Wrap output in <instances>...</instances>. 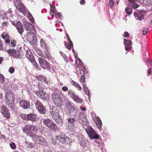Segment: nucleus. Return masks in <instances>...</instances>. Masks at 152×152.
Returning <instances> with one entry per match:
<instances>
[{
	"mask_svg": "<svg viewBox=\"0 0 152 152\" xmlns=\"http://www.w3.org/2000/svg\"><path fill=\"white\" fill-rule=\"evenodd\" d=\"M36 32H27V35L26 36V37L27 38V39L28 41H30L31 40V36H30V35H31L32 34V35L34 36V37H36V34H35Z\"/></svg>",
	"mask_w": 152,
	"mask_h": 152,
	"instance_id": "nucleus-33",
	"label": "nucleus"
},
{
	"mask_svg": "<svg viewBox=\"0 0 152 152\" xmlns=\"http://www.w3.org/2000/svg\"><path fill=\"white\" fill-rule=\"evenodd\" d=\"M20 106L24 109H28L30 107V103L29 101L22 100L20 102Z\"/></svg>",
	"mask_w": 152,
	"mask_h": 152,
	"instance_id": "nucleus-21",
	"label": "nucleus"
},
{
	"mask_svg": "<svg viewBox=\"0 0 152 152\" xmlns=\"http://www.w3.org/2000/svg\"><path fill=\"white\" fill-rule=\"evenodd\" d=\"M80 120L81 121V123L83 125V128L84 126H87V125L88 124V122L86 117L82 118Z\"/></svg>",
	"mask_w": 152,
	"mask_h": 152,
	"instance_id": "nucleus-39",
	"label": "nucleus"
},
{
	"mask_svg": "<svg viewBox=\"0 0 152 152\" xmlns=\"http://www.w3.org/2000/svg\"><path fill=\"white\" fill-rule=\"evenodd\" d=\"M36 78L38 80L42 82H44L48 85L50 83V81L46 80L47 78L42 75H37L36 76Z\"/></svg>",
	"mask_w": 152,
	"mask_h": 152,
	"instance_id": "nucleus-27",
	"label": "nucleus"
},
{
	"mask_svg": "<svg viewBox=\"0 0 152 152\" xmlns=\"http://www.w3.org/2000/svg\"><path fill=\"white\" fill-rule=\"evenodd\" d=\"M43 123L45 125L52 130L56 131L58 129L56 125L50 119H44L43 120Z\"/></svg>",
	"mask_w": 152,
	"mask_h": 152,
	"instance_id": "nucleus-8",
	"label": "nucleus"
},
{
	"mask_svg": "<svg viewBox=\"0 0 152 152\" xmlns=\"http://www.w3.org/2000/svg\"><path fill=\"white\" fill-rule=\"evenodd\" d=\"M148 31V28H144L143 29L142 32L143 34H146Z\"/></svg>",
	"mask_w": 152,
	"mask_h": 152,
	"instance_id": "nucleus-56",
	"label": "nucleus"
},
{
	"mask_svg": "<svg viewBox=\"0 0 152 152\" xmlns=\"http://www.w3.org/2000/svg\"><path fill=\"white\" fill-rule=\"evenodd\" d=\"M35 93L38 96L44 100H48L49 98V95L44 91H35Z\"/></svg>",
	"mask_w": 152,
	"mask_h": 152,
	"instance_id": "nucleus-13",
	"label": "nucleus"
},
{
	"mask_svg": "<svg viewBox=\"0 0 152 152\" xmlns=\"http://www.w3.org/2000/svg\"><path fill=\"white\" fill-rule=\"evenodd\" d=\"M14 4L16 8L20 12H22L25 14L27 12H28L23 4L20 0H14Z\"/></svg>",
	"mask_w": 152,
	"mask_h": 152,
	"instance_id": "nucleus-7",
	"label": "nucleus"
},
{
	"mask_svg": "<svg viewBox=\"0 0 152 152\" xmlns=\"http://www.w3.org/2000/svg\"><path fill=\"white\" fill-rule=\"evenodd\" d=\"M2 37L4 39H6V38H8V36L6 34H3L2 35Z\"/></svg>",
	"mask_w": 152,
	"mask_h": 152,
	"instance_id": "nucleus-63",
	"label": "nucleus"
},
{
	"mask_svg": "<svg viewBox=\"0 0 152 152\" xmlns=\"http://www.w3.org/2000/svg\"><path fill=\"white\" fill-rule=\"evenodd\" d=\"M20 117L24 120L31 121H35L37 119L36 114L34 113H29L28 114H22Z\"/></svg>",
	"mask_w": 152,
	"mask_h": 152,
	"instance_id": "nucleus-9",
	"label": "nucleus"
},
{
	"mask_svg": "<svg viewBox=\"0 0 152 152\" xmlns=\"http://www.w3.org/2000/svg\"><path fill=\"white\" fill-rule=\"evenodd\" d=\"M152 72V67L149 69H148V70L147 72V75L148 76H149L150 75H151V72Z\"/></svg>",
	"mask_w": 152,
	"mask_h": 152,
	"instance_id": "nucleus-57",
	"label": "nucleus"
},
{
	"mask_svg": "<svg viewBox=\"0 0 152 152\" xmlns=\"http://www.w3.org/2000/svg\"><path fill=\"white\" fill-rule=\"evenodd\" d=\"M26 56L27 58H28L30 61L32 63L33 65L36 67V63L34 60V56L32 54L30 50L28 49L26 51Z\"/></svg>",
	"mask_w": 152,
	"mask_h": 152,
	"instance_id": "nucleus-15",
	"label": "nucleus"
},
{
	"mask_svg": "<svg viewBox=\"0 0 152 152\" xmlns=\"http://www.w3.org/2000/svg\"><path fill=\"white\" fill-rule=\"evenodd\" d=\"M36 109L41 114H45L46 113V108L39 100H37L35 102Z\"/></svg>",
	"mask_w": 152,
	"mask_h": 152,
	"instance_id": "nucleus-12",
	"label": "nucleus"
},
{
	"mask_svg": "<svg viewBox=\"0 0 152 152\" xmlns=\"http://www.w3.org/2000/svg\"><path fill=\"white\" fill-rule=\"evenodd\" d=\"M44 58L47 59H50L51 58V56L49 53L47 51L46 53Z\"/></svg>",
	"mask_w": 152,
	"mask_h": 152,
	"instance_id": "nucleus-51",
	"label": "nucleus"
},
{
	"mask_svg": "<svg viewBox=\"0 0 152 152\" xmlns=\"http://www.w3.org/2000/svg\"><path fill=\"white\" fill-rule=\"evenodd\" d=\"M127 0L129 2V6L131 7H132V8H133L134 9H135L138 7L139 5L135 2L136 0Z\"/></svg>",
	"mask_w": 152,
	"mask_h": 152,
	"instance_id": "nucleus-30",
	"label": "nucleus"
},
{
	"mask_svg": "<svg viewBox=\"0 0 152 152\" xmlns=\"http://www.w3.org/2000/svg\"><path fill=\"white\" fill-rule=\"evenodd\" d=\"M61 24L62 26H63V24L61 22H59L58 21H56L55 24V26L56 27H58V25H60Z\"/></svg>",
	"mask_w": 152,
	"mask_h": 152,
	"instance_id": "nucleus-58",
	"label": "nucleus"
},
{
	"mask_svg": "<svg viewBox=\"0 0 152 152\" xmlns=\"http://www.w3.org/2000/svg\"><path fill=\"white\" fill-rule=\"evenodd\" d=\"M25 28L27 31H30L36 32L35 27L29 22H26L25 24Z\"/></svg>",
	"mask_w": 152,
	"mask_h": 152,
	"instance_id": "nucleus-23",
	"label": "nucleus"
},
{
	"mask_svg": "<svg viewBox=\"0 0 152 152\" xmlns=\"http://www.w3.org/2000/svg\"><path fill=\"white\" fill-rule=\"evenodd\" d=\"M129 7L132 8L129 5V7H127L125 8V11L126 13L128 14L129 15H131L133 12V11L132 9L130 8H129Z\"/></svg>",
	"mask_w": 152,
	"mask_h": 152,
	"instance_id": "nucleus-41",
	"label": "nucleus"
},
{
	"mask_svg": "<svg viewBox=\"0 0 152 152\" xmlns=\"http://www.w3.org/2000/svg\"><path fill=\"white\" fill-rule=\"evenodd\" d=\"M25 143L26 144V146L27 148H32L34 147V145L31 142H26Z\"/></svg>",
	"mask_w": 152,
	"mask_h": 152,
	"instance_id": "nucleus-44",
	"label": "nucleus"
},
{
	"mask_svg": "<svg viewBox=\"0 0 152 152\" xmlns=\"http://www.w3.org/2000/svg\"><path fill=\"white\" fill-rule=\"evenodd\" d=\"M5 98L7 102H14L15 98L14 95L10 91L7 92L5 95Z\"/></svg>",
	"mask_w": 152,
	"mask_h": 152,
	"instance_id": "nucleus-25",
	"label": "nucleus"
},
{
	"mask_svg": "<svg viewBox=\"0 0 152 152\" xmlns=\"http://www.w3.org/2000/svg\"><path fill=\"white\" fill-rule=\"evenodd\" d=\"M56 139L63 144H69L71 142L69 138L65 135L64 134L56 136Z\"/></svg>",
	"mask_w": 152,
	"mask_h": 152,
	"instance_id": "nucleus-10",
	"label": "nucleus"
},
{
	"mask_svg": "<svg viewBox=\"0 0 152 152\" xmlns=\"http://www.w3.org/2000/svg\"><path fill=\"white\" fill-rule=\"evenodd\" d=\"M91 114L92 118L93 120L95 119V118H96L97 116H96V114L94 113H92Z\"/></svg>",
	"mask_w": 152,
	"mask_h": 152,
	"instance_id": "nucleus-62",
	"label": "nucleus"
},
{
	"mask_svg": "<svg viewBox=\"0 0 152 152\" xmlns=\"http://www.w3.org/2000/svg\"><path fill=\"white\" fill-rule=\"evenodd\" d=\"M60 53L65 61L67 62H68L66 56L63 52L60 51Z\"/></svg>",
	"mask_w": 152,
	"mask_h": 152,
	"instance_id": "nucleus-45",
	"label": "nucleus"
},
{
	"mask_svg": "<svg viewBox=\"0 0 152 152\" xmlns=\"http://www.w3.org/2000/svg\"><path fill=\"white\" fill-rule=\"evenodd\" d=\"M40 44L42 47L46 49L47 50H48V47L46 43L44 40L43 39H41L40 41Z\"/></svg>",
	"mask_w": 152,
	"mask_h": 152,
	"instance_id": "nucleus-40",
	"label": "nucleus"
},
{
	"mask_svg": "<svg viewBox=\"0 0 152 152\" xmlns=\"http://www.w3.org/2000/svg\"><path fill=\"white\" fill-rule=\"evenodd\" d=\"M11 44L12 47H15L16 46V42L14 41H12Z\"/></svg>",
	"mask_w": 152,
	"mask_h": 152,
	"instance_id": "nucleus-64",
	"label": "nucleus"
},
{
	"mask_svg": "<svg viewBox=\"0 0 152 152\" xmlns=\"http://www.w3.org/2000/svg\"><path fill=\"white\" fill-rule=\"evenodd\" d=\"M15 49H9L7 50V51L10 56L13 57V55L15 54Z\"/></svg>",
	"mask_w": 152,
	"mask_h": 152,
	"instance_id": "nucleus-42",
	"label": "nucleus"
},
{
	"mask_svg": "<svg viewBox=\"0 0 152 152\" xmlns=\"http://www.w3.org/2000/svg\"><path fill=\"white\" fill-rule=\"evenodd\" d=\"M0 18L3 20L7 19V12H5L3 10H1L0 11Z\"/></svg>",
	"mask_w": 152,
	"mask_h": 152,
	"instance_id": "nucleus-35",
	"label": "nucleus"
},
{
	"mask_svg": "<svg viewBox=\"0 0 152 152\" xmlns=\"http://www.w3.org/2000/svg\"><path fill=\"white\" fill-rule=\"evenodd\" d=\"M1 112L4 116L6 118H10V113L9 112L8 110L4 106H3L1 107Z\"/></svg>",
	"mask_w": 152,
	"mask_h": 152,
	"instance_id": "nucleus-19",
	"label": "nucleus"
},
{
	"mask_svg": "<svg viewBox=\"0 0 152 152\" xmlns=\"http://www.w3.org/2000/svg\"><path fill=\"white\" fill-rule=\"evenodd\" d=\"M14 102H7V103L8 106L12 112H15L16 109L15 106L14 104Z\"/></svg>",
	"mask_w": 152,
	"mask_h": 152,
	"instance_id": "nucleus-31",
	"label": "nucleus"
},
{
	"mask_svg": "<svg viewBox=\"0 0 152 152\" xmlns=\"http://www.w3.org/2000/svg\"><path fill=\"white\" fill-rule=\"evenodd\" d=\"M94 144L96 146L100 147L101 149L103 148L104 143H102L97 140H94Z\"/></svg>",
	"mask_w": 152,
	"mask_h": 152,
	"instance_id": "nucleus-38",
	"label": "nucleus"
},
{
	"mask_svg": "<svg viewBox=\"0 0 152 152\" xmlns=\"http://www.w3.org/2000/svg\"><path fill=\"white\" fill-rule=\"evenodd\" d=\"M109 5L111 8L113 7L114 5V1L113 0H109Z\"/></svg>",
	"mask_w": 152,
	"mask_h": 152,
	"instance_id": "nucleus-50",
	"label": "nucleus"
},
{
	"mask_svg": "<svg viewBox=\"0 0 152 152\" xmlns=\"http://www.w3.org/2000/svg\"><path fill=\"white\" fill-rule=\"evenodd\" d=\"M49 111L53 119L57 123L61 122L62 117L60 115L57 107L52 106H50Z\"/></svg>",
	"mask_w": 152,
	"mask_h": 152,
	"instance_id": "nucleus-1",
	"label": "nucleus"
},
{
	"mask_svg": "<svg viewBox=\"0 0 152 152\" xmlns=\"http://www.w3.org/2000/svg\"><path fill=\"white\" fill-rule=\"evenodd\" d=\"M39 61L41 67L43 68L49 69L51 68L49 63L45 59L42 58H39Z\"/></svg>",
	"mask_w": 152,
	"mask_h": 152,
	"instance_id": "nucleus-17",
	"label": "nucleus"
},
{
	"mask_svg": "<svg viewBox=\"0 0 152 152\" xmlns=\"http://www.w3.org/2000/svg\"><path fill=\"white\" fill-rule=\"evenodd\" d=\"M124 43L125 45V50L127 51H129L132 49V42L130 40H128L124 39Z\"/></svg>",
	"mask_w": 152,
	"mask_h": 152,
	"instance_id": "nucleus-22",
	"label": "nucleus"
},
{
	"mask_svg": "<svg viewBox=\"0 0 152 152\" xmlns=\"http://www.w3.org/2000/svg\"><path fill=\"white\" fill-rule=\"evenodd\" d=\"M66 108L67 113L70 116L75 117L77 114V111L73 106V104L71 101H68L65 104Z\"/></svg>",
	"mask_w": 152,
	"mask_h": 152,
	"instance_id": "nucleus-3",
	"label": "nucleus"
},
{
	"mask_svg": "<svg viewBox=\"0 0 152 152\" xmlns=\"http://www.w3.org/2000/svg\"><path fill=\"white\" fill-rule=\"evenodd\" d=\"M55 15H57L58 17H59L60 18H62V16L61 15V14L60 12H56L55 13V14H54Z\"/></svg>",
	"mask_w": 152,
	"mask_h": 152,
	"instance_id": "nucleus-59",
	"label": "nucleus"
},
{
	"mask_svg": "<svg viewBox=\"0 0 152 152\" xmlns=\"http://www.w3.org/2000/svg\"><path fill=\"white\" fill-rule=\"evenodd\" d=\"M142 57L143 58V60H144V59L146 58L147 59V61L146 62V63H147L149 64H151V67H152V62L150 60H149L148 59V57L149 55L148 52L147 51L146 46L145 47L143 48L142 50ZM144 62H145V61H144Z\"/></svg>",
	"mask_w": 152,
	"mask_h": 152,
	"instance_id": "nucleus-16",
	"label": "nucleus"
},
{
	"mask_svg": "<svg viewBox=\"0 0 152 152\" xmlns=\"http://www.w3.org/2000/svg\"><path fill=\"white\" fill-rule=\"evenodd\" d=\"M52 98L55 105L59 107H61L62 105V100L59 94L56 92L53 93Z\"/></svg>",
	"mask_w": 152,
	"mask_h": 152,
	"instance_id": "nucleus-6",
	"label": "nucleus"
},
{
	"mask_svg": "<svg viewBox=\"0 0 152 152\" xmlns=\"http://www.w3.org/2000/svg\"><path fill=\"white\" fill-rule=\"evenodd\" d=\"M13 57L14 58H20V55L19 53V52L18 51H17L16 50H15V54L13 55Z\"/></svg>",
	"mask_w": 152,
	"mask_h": 152,
	"instance_id": "nucleus-48",
	"label": "nucleus"
},
{
	"mask_svg": "<svg viewBox=\"0 0 152 152\" xmlns=\"http://www.w3.org/2000/svg\"><path fill=\"white\" fill-rule=\"evenodd\" d=\"M76 63L77 65V72L78 76L80 74L83 73L84 75H86L88 73V71L86 69V66H84L83 63L79 58H77L76 60Z\"/></svg>",
	"mask_w": 152,
	"mask_h": 152,
	"instance_id": "nucleus-4",
	"label": "nucleus"
},
{
	"mask_svg": "<svg viewBox=\"0 0 152 152\" xmlns=\"http://www.w3.org/2000/svg\"><path fill=\"white\" fill-rule=\"evenodd\" d=\"M5 78L2 74H0V82L1 83H3L4 81Z\"/></svg>",
	"mask_w": 152,
	"mask_h": 152,
	"instance_id": "nucleus-52",
	"label": "nucleus"
},
{
	"mask_svg": "<svg viewBox=\"0 0 152 152\" xmlns=\"http://www.w3.org/2000/svg\"><path fill=\"white\" fill-rule=\"evenodd\" d=\"M6 89L9 90H12L13 89V88H12V86L11 84H9V86L8 87H7V88H6Z\"/></svg>",
	"mask_w": 152,
	"mask_h": 152,
	"instance_id": "nucleus-61",
	"label": "nucleus"
},
{
	"mask_svg": "<svg viewBox=\"0 0 152 152\" xmlns=\"http://www.w3.org/2000/svg\"><path fill=\"white\" fill-rule=\"evenodd\" d=\"M79 143L80 145L83 148L87 147L88 145V141L82 136H79L78 137Z\"/></svg>",
	"mask_w": 152,
	"mask_h": 152,
	"instance_id": "nucleus-20",
	"label": "nucleus"
},
{
	"mask_svg": "<svg viewBox=\"0 0 152 152\" xmlns=\"http://www.w3.org/2000/svg\"><path fill=\"white\" fill-rule=\"evenodd\" d=\"M22 130L24 133L30 137L34 134L37 133V132L36 126L32 124H28L25 126Z\"/></svg>",
	"mask_w": 152,
	"mask_h": 152,
	"instance_id": "nucleus-2",
	"label": "nucleus"
},
{
	"mask_svg": "<svg viewBox=\"0 0 152 152\" xmlns=\"http://www.w3.org/2000/svg\"><path fill=\"white\" fill-rule=\"evenodd\" d=\"M31 137L35 142L40 144H43L44 140L42 137L37 136L34 134Z\"/></svg>",
	"mask_w": 152,
	"mask_h": 152,
	"instance_id": "nucleus-18",
	"label": "nucleus"
},
{
	"mask_svg": "<svg viewBox=\"0 0 152 152\" xmlns=\"http://www.w3.org/2000/svg\"><path fill=\"white\" fill-rule=\"evenodd\" d=\"M15 27L19 33L21 34L23 32L24 30L21 22L19 21L17 22Z\"/></svg>",
	"mask_w": 152,
	"mask_h": 152,
	"instance_id": "nucleus-26",
	"label": "nucleus"
},
{
	"mask_svg": "<svg viewBox=\"0 0 152 152\" xmlns=\"http://www.w3.org/2000/svg\"><path fill=\"white\" fill-rule=\"evenodd\" d=\"M84 128L91 140L97 139L98 138L99 135L91 126L88 125L84 126Z\"/></svg>",
	"mask_w": 152,
	"mask_h": 152,
	"instance_id": "nucleus-5",
	"label": "nucleus"
},
{
	"mask_svg": "<svg viewBox=\"0 0 152 152\" xmlns=\"http://www.w3.org/2000/svg\"><path fill=\"white\" fill-rule=\"evenodd\" d=\"M80 80V82L83 83H85V77L84 75H83L81 76Z\"/></svg>",
	"mask_w": 152,
	"mask_h": 152,
	"instance_id": "nucleus-53",
	"label": "nucleus"
},
{
	"mask_svg": "<svg viewBox=\"0 0 152 152\" xmlns=\"http://www.w3.org/2000/svg\"><path fill=\"white\" fill-rule=\"evenodd\" d=\"M62 90L64 92H66L68 91V88L66 86H63L61 88Z\"/></svg>",
	"mask_w": 152,
	"mask_h": 152,
	"instance_id": "nucleus-54",
	"label": "nucleus"
},
{
	"mask_svg": "<svg viewBox=\"0 0 152 152\" xmlns=\"http://www.w3.org/2000/svg\"><path fill=\"white\" fill-rule=\"evenodd\" d=\"M66 37L68 43H67V42H64V45L69 50H70L72 48H73V47L72 42L69 38L68 34H66Z\"/></svg>",
	"mask_w": 152,
	"mask_h": 152,
	"instance_id": "nucleus-24",
	"label": "nucleus"
},
{
	"mask_svg": "<svg viewBox=\"0 0 152 152\" xmlns=\"http://www.w3.org/2000/svg\"><path fill=\"white\" fill-rule=\"evenodd\" d=\"M145 12L142 11H137L134 14L136 19L138 20H141L144 19Z\"/></svg>",
	"mask_w": 152,
	"mask_h": 152,
	"instance_id": "nucleus-14",
	"label": "nucleus"
},
{
	"mask_svg": "<svg viewBox=\"0 0 152 152\" xmlns=\"http://www.w3.org/2000/svg\"><path fill=\"white\" fill-rule=\"evenodd\" d=\"M50 14L53 18L54 14H55V13L56 12V10L54 6H53L51 4H50Z\"/></svg>",
	"mask_w": 152,
	"mask_h": 152,
	"instance_id": "nucleus-32",
	"label": "nucleus"
},
{
	"mask_svg": "<svg viewBox=\"0 0 152 152\" xmlns=\"http://www.w3.org/2000/svg\"><path fill=\"white\" fill-rule=\"evenodd\" d=\"M26 8V7H25ZM27 10L28 11V12H26V13L25 14H24L22 12L24 15H26V14H28V15L27 16L28 17V19H29V20H30V21L32 23H34V18H33V16H32V15H31V14L29 12H28V11L27 10V9L26 8Z\"/></svg>",
	"mask_w": 152,
	"mask_h": 152,
	"instance_id": "nucleus-37",
	"label": "nucleus"
},
{
	"mask_svg": "<svg viewBox=\"0 0 152 152\" xmlns=\"http://www.w3.org/2000/svg\"><path fill=\"white\" fill-rule=\"evenodd\" d=\"M68 94L70 97L75 102L79 103H81L83 102V100L79 96L76 94L73 90L69 89L68 91Z\"/></svg>",
	"mask_w": 152,
	"mask_h": 152,
	"instance_id": "nucleus-11",
	"label": "nucleus"
},
{
	"mask_svg": "<svg viewBox=\"0 0 152 152\" xmlns=\"http://www.w3.org/2000/svg\"><path fill=\"white\" fill-rule=\"evenodd\" d=\"M14 71V68L12 67H10L9 69V72L11 74L13 73Z\"/></svg>",
	"mask_w": 152,
	"mask_h": 152,
	"instance_id": "nucleus-55",
	"label": "nucleus"
},
{
	"mask_svg": "<svg viewBox=\"0 0 152 152\" xmlns=\"http://www.w3.org/2000/svg\"><path fill=\"white\" fill-rule=\"evenodd\" d=\"M83 90H84V92L86 94H90V91L88 89V88H87V89H85H85H83Z\"/></svg>",
	"mask_w": 152,
	"mask_h": 152,
	"instance_id": "nucleus-60",
	"label": "nucleus"
},
{
	"mask_svg": "<svg viewBox=\"0 0 152 152\" xmlns=\"http://www.w3.org/2000/svg\"><path fill=\"white\" fill-rule=\"evenodd\" d=\"M94 120L96 123L98 128L100 131L102 130V124L100 118L99 117L97 116L96 118H95Z\"/></svg>",
	"mask_w": 152,
	"mask_h": 152,
	"instance_id": "nucleus-28",
	"label": "nucleus"
},
{
	"mask_svg": "<svg viewBox=\"0 0 152 152\" xmlns=\"http://www.w3.org/2000/svg\"><path fill=\"white\" fill-rule=\"evenodd\" d=\"M140 2L141 3L145 4L149 6L152 5V0H140Z\"/></svg>",
	"mask_w": 152,
	"mask_h": 152,
	"instance_id": "nucleus-36",
	"label": "nucleus"
},
{
	"mask_svg": "<svg viewBox=\"0 0 152 152\" xmlns=\"http://www.w3.org/2000/svg\"><path fill=\"white\" fill-rule=\"evenodd\" d=\"M70 117L67 118V122L69 123L75 125V124L76 122V120L75 118V117L70 116Z\"/></svg>",
	"mask_w": 152,
	"mask_h": 152,
	"instance_id": "nucleus-34",
	"label": "nucleus"
},
{
	"mask_svg": "<svg viewBox=\"0 0 152 152\" xmlns=\"http://www.w3.org/2000/svg\"><path fill=\"white\" fill-rule=\"evenodd\" d=\"M31 36V35H30ZM31 40H30V41H28L29 42L30 44L32 45L34 44L35 42H36V37H34V36L32 35V34L31 35Z\"/></svg>",
	"mask_w": 152,
	"mask_h": 152,
	"instance_id": "nucleus-43",
	"label": "nucleus"
},
{
	"mask_svg": "<svg viewBox=\"0 0 152 152\" xmlns=\"http://www.w3.org/2000/svg\"><path fill=\"white\" fill-rule=\"evenodd\" d=\"M9 144L10 148L14 150L16 148V145L14 142H11Z\"/></svg>",
	"mask_w": 152,
	"mask_h": 152,
	"instance_id": "nucleus-47",
	"label": "nucleus"
},
{
	"mask_svg": "<svg viewBox=\"0 0 152 152\" xmlns=\"http://www.w3.org/2000/svg\"><path fill=\"white\" fill-rule=\"evenodd\" d=\"M11 9L10 8L9 10L8 11L7 13V17H13V15L12 14L13 12L11 10Z\"/></svg>",
	"mask_w": 152,
	"mask_h": 152,
	"instance_id": "nucleus-46",
	"label": "nucleus"
},
{
	"mask_svg": "<svg viewBox=\"0 0 152 152\" xmlns=\"http://www.w3.org/2000/svg\"><path fill=\"white\" fill-rule=\"evenodd\" d=\"M71 85L75 87L78 90L81 91L82 89V88L79 84L72 80L70 81Z\"/></svg>",
	"mask_w": 152,
	"mask_h": 152,
	"instance_id": "nucleus-29",
	"label": "nucleus"
},
{
	"mask_svg": "<svg viewBox=\"0 0 152 152\" xmlns=\"http://www.w3.org/2000/svg\"><path fill=\"white\" fill-rule=\"evenodd\" d=\"M86 117L85 113L84 112H80L79 115V119H80L84 118Z\"/></svg>",
	"mask_w": 152,
	"mask_h": 152,
	"instance_id": "nucleus-49",
	"label": "nucleus"
}]
</instances>
